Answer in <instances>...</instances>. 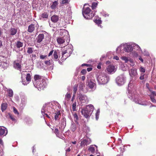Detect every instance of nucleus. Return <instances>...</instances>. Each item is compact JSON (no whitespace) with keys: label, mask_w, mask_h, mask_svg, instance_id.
<instances>
[{"label":"nucleus","mask_w":156,"mask_h":156,"mask_svg":"<svg viewBox=\"0 0 156 156\" xmlns=\"http://www.w3.org/2000/svg\"><path fill=\"white\" fill-rule=\"evenodd\" d=\"M94 107L91 105H89L81 110L82 114L86 118H90L94 110Z\"/></svg>","instance_id":"f257e3e1"},{"label":"nucleus","mask_w":156,"mask_h":156,"mask_svg":"<svg viewBox=\"0 0 156 156\" xmlns=\"http://www.w3.org/2000/svg\"><path fill=\"white\" fill-rule=\"evenodd\" d=\"M97 80L99 84H104L107 83L109 80L108 76L104 73H100L98 75Z\"/></svg>","instance_id":"f03ea898"},{"label":"nucleus","mask_w":156,"mask_h":156,"mask_svg":"<svg viewBox=\"0 0 156 156\" xmlns=\"http://www.w3.org/2000/svg\"><path fill=\"white\" fill-rule=\"evenodd\" d=\"M91 10L89 7L85 8L83 9V14L84 17L87 19H91L94 15V14L90 13Z\"/></svg>","instance_id":"7ed1b4c3"},{"label":"nucleus","mask_w":156,"mask_h":156,"mask_svg":"<svg viewBox=\"0 0 156 156\" xmlns=\"http://www.w3.org/2000/svg\"><path fill=\"white\" fill-rule=\"evenodd\" d=\"M126 77L124 74H122L118 76L116 78V83L119 86H122L125 83Z\"/></svg>","instance_id":"20e7f679"},{"label":"nucleus","mask_w":156,"mask_h":156,"mask_svg":"<svg viewBox=\"0 0 156 156\" xmlns=\"http://www.w3.org/2000/svg\"><path fill=\"white\" fill-rule=\"evenodd\" d=\"M78 98L80 102L82 104V105L87 103L88 101L87 97L85 95L80 94L78 96Z\"/></svg>","instance_id":"39448f33"},{"label":"nucleus","mask_w":156,"mask_h":156,"mask_svg":"<svg viewBox=\"0 0 156 156\" xmlns=\"http://www.w3.org/2000/svg\"><path fill=\"white\" fill-rule=\"evenodd\" d=\"M47 85V83L44 79H42V81H41L39 83H37V85H34V86L39 90V88L41 89H43Z\"/></svg>","instance_id":"423d86ee"},{"label":"nucleus","mask_w":156,"mask_h":156,"mask_svg":"<svg viewBox=\"0 0 156 156\" xmlns=\"http://www.w3.org/2000/svg\"><path fill=\"white\" fill-rule=\"evenodd\" d=\"M34 81H33L34 86L37 85V83L42 81V79H44L43 76L39 75H35L34 76Z\"/></svg>","instance_id":"0eeeda50"},{"label":"nucleus","mask_w":156,"mask_h":156,"mask_svg":"<svg viewBox=\"0 0 156 156\" xmlns=\"http://www.w3.org/2000/svg\"><path fill=\"white\" fill-rule=\"evenodd\" d=\"M72 53V50L69 48H68L67 50L63 49L62 51V57H64V55L65 54H66V58H65V59H66L70 55V54Z\"/></svg>","instance_id":"6e6552de"},{"label":"nucleus","mask_w":156,"mask_h":156,"mask_svg":"<svg viewBox=\"0 0 156 156\" xmlns=\"http://www.w3.org/2000/svg\"><path fill=\"white\" fill-rule=\"evenodd\" d=\"M91 142V140L90 138H87V139H83L81 141L80 146L83 147L85 145H88Z\"/></svg>","instance_id":"1a4fd4ad"},{"label":"nucleus","mask_w":156,"mask_h":156,"mask_svg":"<svg viewBox=\"0 0 156 156\" xmlns=\"http://www.w3.org/2000/svg\"><path fill=\"white\" fill-rule=\"evenodd\" d=\"M13 66L15 69L18 70L20 69L21 67L20 61L18 60L14 61L13 62Z\"/></svg>","instance_id":"9d476101"},{"label":"nucleus","mask_w":156,"mask_h":156,"mask_svg":"<svg viewBox=\"0 0 156 156\" xmlns=\"http://www.w3.org/2000/svg\"><path fill=\"white\" fill-rule=\"evenodd\" d=\"M124 50L127 52H130L133 50V48L131 45L126 44L124 45Z\"/></svg>","instance_id":"9b49d317"},{"label":"nucleus","mask_w":156,"mask_h":156,"mask_svg":"<svg viewBox=\"0 0 156 156\" xmlns=\"http://www.w3.org/2000/svg\"><path fill=\"white\" fill-rule=\"evenodd\" d=\"M17 30V28L11 27L8 31V33L10 35H14L16 34Z\"/></svg>","instance_id":"f8f14e48"},{"label":"nucleus","mask_w":156,"mask_h":156,"mask_svg":"<svg viewBox=\"0 0 156 156\" xmlns=\"http://www.w3.org/2000/svg\"><path fill=\"white\" fill-rule=\"evenodd\" d=\"M107 72L109 73H114L115 71L114 66L112 65L108 66L107 68Z\"/></svg>","instance_id":"ddd939ff"},{"label":"nucleus","mask_w":156,"mask_h":156,"mask_svg":"<svg viewBox=\"0 0 156 156\" xmlns=\"http://www.w3.org/2000/svg\"><path fill=\"white\" fill-rule=\"evenodd\" d=\"M121 58L125 62H129L131 65H133V60L129 58H128L126 56H122L121 57Z\"/></svg>","instance_id":"4468645a"},{"label":"nucleus","mask_w":156,"mask_h":156,"mask_svg":"<svg viewBox=\"0 0 156 156\" xmlns=\"http://www.w3.org/2000/svg\"><path fill=\"white\" fill-rule=\"evenodd\" d=\"M129 75L132 77L136 76L137 75L136 69L135 68L132 69L129 71Z\"/></svg>","instance_id":"2eb2a0df"},{"label":"nucleus","mask_w":156,"mask_h":156,"mask_svg":"<svg viewBox=\"0 0 156 156\" xmlns=\"http://www.w3.org/2000/svg\"><path fill=\"white\" fill-rule=\"evenodd\" d=\"M24 75H26V79L27 81L29 82L31 80V75L30 73H27V72H23L22 73V77H23Z\"/></svg>","instance_id":"dca6fc26"},{"label":"nucleus","mask_w":156,"mask_h":156,"mask_svg":"<svg viewBox=\"0 0 156 156\" xmlns=\"http://www.w3.org/2000/svg\"><path fill=\"white\" fill-rule=\"evenodd\" d=\"M7 130L5 127L0 128V136H5L7 133Z\"/></svg>","instance_id":"f3484780"},{"label":"nucleus","mask_w":156,"mask_h":156,"mask_svg":"<svg viewBox=\"0 0 156 156\" xmlns=\"http://www.w3.org/2000/svg\"><path fill=\"white\" fill-rule=\"evenodd\" d=\"M44 34H39L37 38V42L38 43L41 42L44 39Z\"/></svg>","instance_id":"a211bd4d"},{"label":"nucleus","mask_w":156,"mask_h":156,"mask_svg":"<svg viewBox=\"0 0 156 156\" xmlns=\"http://www.w3.org/2000/svg\"><path fill=\"white\" fill-rule=\"evenodd\" d=\"M34 24H31L28 26L27 31L30 33H32L34 31Z\"/></svg>","instance_id":"6ab92c4d"},{"label":"nucleus","mask_w":156,"mask_h":156,"mask_svg":"<svg viewBox=\"0 0 156 156\" xmlns=\"http://www.w3.org/2000/svg\"><path fill=\"white\" fill-rule=\"evenodd\" d=\"M59 20V17L58 16L54 15L51 17V20L54 23H56Z\"/></svg>","instance_id":"aec40b11"},{"label":"nucleus","mask_w":156,"mask_h":156,"mask_svg":"<svg viewBox=\"0 0 156 156\" xmlns=\"http://www.w3.org/2000/svg\"><path fill=\"white\" fill-rule=\"evenodd\" d=\"M57 41L58 44H61L64 43L65 41L63 37H60L57 38Z\"/></svg>","instance_id":"412c9836"},{"label":"nucleus","mask_w":156,"mask_h":156,"mask_svg":"<svg viewBox=\"0 0 156 156\" xmlns=\"http://www.w3.org/2000/svg\"><path fill=\"white\" fill-rule=\"evenodd\" d=\"M71 97V95L70 94L67 93L65 95V101H64V103L65 105H66V101H69Z\"/></svg>","instance_id":"4be33fe9"},{"label":"nucleus","mask_w":156,"mask_h":156,"mask_svg":"<svg viewBox=\"0 0 156 156\" xmlns=\"http://www.w3.org/2000/svg\"><path fill=\"white\" fill-rule=\"evenodd\" d=\"M23 45V42L18 41L15 43V46H16L17 48H20L22 47Z\"/></svg>","instance_id":"5701e85b"},{"label":"nucleus","mask_w":156,"mask_h":156,"mask_svg":"<svg viewBox=\"0 0 156 156\" xmlns=\"http://www.w3.org/2000/svg\"><path fill=\"white\" fill-rule=\"evenodd\" d=\"M76 129V124L74 123H73L70 127V129L72 131L74 132L75 131Z\"/></svg>","instance_id":"b1692460"},{"label":"nucleus","mask_w":156,"mask_h":156,"mask_svg":"<svg viewBox=\"0 0 156 156\" xmlns=\"http://www.w3.org/2000/svg\"><path fill=\"white\" fill-rule=\"evenodd\" d=\"M95 84L91 81H88L87 85L90 88H93L95 86Z\"/></svg>","instance_id":"393cba45"},{"label":"nucleus","mask_w":156,"mask_h":156,"mask_svg":"<svg viewBox=\"0 0 156 156\" xmlns=\"http://www.w3.org/2000/svg\"><path fill=\"white\" fill-rule=\"evenodd\" d=\"M7 104L6 103H2L1 105V110L2 112H3L7 108Z\"/></svg>","instance_id":"a878e982"},{"label":"nucleus","mask_w":156,"mask_h":156,"mask_svg":"<svg viewBox=\"0 0 156 156\" xmlns=\"http://www.w3.org/2000/svg\"><path fill=\"white\" fill-rule=\"evenodd\" d=\"M135 102L138 104L142 105H146V103L143 102H142L141 100L136 99H135L134 100Z\"/></svg>","instance_id":"bb28decb"},{"label":"nucleus","mask_w":156,"mask_h":156,"mask_svg":"<svg viewBox=\"0 0 156 156\" xmlns=\"http://www.w3.org/2000/svg\"><path fill=\"white\" fill-rule=\"evenodd\" d=\"M58 52L57 51H54L53 53V58L55 59L56 61H57V59L58 58Z\"/></svg>","instance_id":"cd10ccee"},{"label":"nucleus","mask_w":156,"mask_h":156,"mask_svg":"<svg viewBox=\"0 0 156 156\" xmlns=\"http://www.w3.org/2000/svg\"><path fill=\"white\" fill-rule=\"evenodd\" d=\"M8 96L9 97H12L13 95V93L12 90L11 89H9L7 90Z\"/></svg>","instance_id":"c85d7f7f"},{"label":"nucleus","mask_w":156,"mask_h":156,"mask_svg":"<svg viewBox=\"0 0 156 156\" xmlns=\"http://www.w3.org/2000/svg\"><path fill=\"white\" fill-rule=\"evenodd\" d=\"M58 2L57 1H55L53 2L52 5L51 6V8L52 9H55L57 5H58Z\"/></svg>","instance_id":"c756f323"},{"label":"nucleus","mask_w":156,"mask_h":156,"mask_svg":"<svg viewBox=\"0 0 156 156\" xmlns=\"http://www.w3.org/2000/svg\"><path fill=\"white\" fill-rule=\"evenodd\" d=\"M88 150L91 152L92 153H94L95 151L94 147H93V145H91L88 148Z\"/></svg>","instance_id":"7c9ffc66"},{"label":"nucleus","mask_w":156,"mask_h":156,"mask_svg":"<svg viewBox=\"0 0 156 156\" xmlns=\"http://www.w3.org/2000/svg\"><path fill=\"white\" fill-rule=\"evenodd\" d=\"M100 112V110L98 109L97 110V112L95 114V118L97 120L99 118Z\"/></svg>","instance_id":"2f4dec72"},{"label":"nucleus","mask_w":156,"mask_h":156,"mask_svg":"<svg viewBox=\"0 0 156 156\" xmlns=\"http://www.w3.org/2000/svg\"><path fill=\"white\" fill-rule=\"evenodd\" d=\"M55 120H57L59 118V116L60 114L59 111L55 113Z\"/></svg>","instance_id":"473e14b6"},{"label":"nucleus","mask_w":156,"mask_h":156,"mask_svg":"<svg viewBox=\"0 0 156 156\" xmlns=\"http://www.w3.org/2000/svg\"><path fill=\"white\" fill-rule=\"evenodd\" d=\"M77 90V85L75 84L74 85L73 88V94H75Z\"/></svg>","instance_id":"72a5a7b5"},{"label":"nucleus","mask_w":156,"mask_h":156,"mask_svg":"<svg viewBox=\"0 0 156 156\" xmlns=\"http://www.w3.org/2000/svg\"><path fill=\"white\" fill-rule=\"evenodd\" d=\"M98 5V3L97 2H93L92 3L91 7L92 9H95Z\"/></svg>","instance_id":"f704fd0d"},{"label":"nucleus","mask_w":156,"mask_h":156,"mask_svg":"<svg viewBox=\"0 0 156 156\" xmlns=\"http://www.w3.org/2000/svg\"><path fill=\"white\" fill-rule=\"evenodd\" d=\"M76 101H75L72 104V109L73 111L76 110Z\"/></svg>","instance_id":"c9c22d12"},{"label":"nucleus","mask_w":156,"mask_h":156,"mask_svg":"<svg viewBox=\"0 0 156 156\" xmlns=\"http://www.w3.org/2000/svg\"><path fill=\"white\" fill-rule=\"evenodd\" d=\"M41 17L43 18H48V15L46 12H44L41 14Z\"/></svg>","instance_id":"e433bc0d"},{"label":"nucleus","mask_w":156,"mask_h":156,"mask_svg":"<svg viewBox=\"0 0 156 156\" xmlns=\"http://www.w3.org/2000/svg\"><path fill=\"white\" fill-rule=\"evenodd\" d=\"M73 116H74V121L76 122H77V121L78 119V116L77 114L76 113H75L73 115Z\"/></svg>","instance_id":"4c0bfd02"},{"label":"nucleus","mask_w":156,"mask_h":156,"mask_svg":"<svg viewBox=\"0 0 156 156\" xmlns=\"http://www.w3.org/2000/svg\"><path fill=\"white\" fill-rule=\"evenodd\" d=\"M145 69L143 67H141L140 68V71L141 73H144L145 72Z\"/></svg>","instance_id":"58836bf2"},{"label":"nucleus","mask_w":156,"mask_h":156,"mask_svg":"<svg viewBox=\"0 0 156 156\" xmlns=\"http://www.w3.org/2000/svg\"><path fill=\"white\" fill-rule=\"evenodd\" d=\"M33 52V50L32 48L30 47H29L28 48V50L27 51V52L30 54H31Z\"/></svg>","instance_id":"ea45409f"},{"label":"nucleus","mask_w":156,"mask_h":156,"mask_svg":"<svg viewBox=\"0 0 156 156\" xmlns=\"http://www.w3.org/2000/svg\"><path fill=\"white\" fill-rule=\"evenodd\" d=\"M46 107V105H43L41 110V112L43 115H44V114L45 110L44 108Z\"/></svg>","instance_id":"a19ab883"},{"label":"nucleus","mask_w":156,"mask_h":156,"mask_svg":"<svg viewBox=\"0 0 156 156\" xmlns=\"http://www.w3.org/2000/svg\"><path fill=\"white\" fill-rule=\"evenodd\" d=\"M69 0H62V4H67L68 3Z\"/></svg>","instance_id":"79ce46f5"},{"label":"nucleus","mask_w":156,"mask_h":156,"mask_svg":"<svg viewBox=\"0 0 156 156\" xmlns=\"http://www.w3.org/2000/svg\"><path fill=\"white\" fill-rule=\"evenodd\" d=\"M5 59V58L2 55L0 56V62H3V60Z\"/></svg>","instance_id":"37998d69"},{"label":"nucleus","mask_w":156,"mask_h":156,"mask_svg":"<svg viewBox=\"0 0 156 156\" xmlns=\"http://www.w3.org/2000/svg\"><path fill=\"white\" fill-rule=\"evenodd\" d=\"M8 115L9 116L10 118L12 120L15 121V118L12 115L10 114L9 113L8 114Z\"/></svg>","instance_id":"c03bdc74"},{"label":"nucleus","mask_w":156,"mask_h":156,"mask_svg":"<svg viewBox=\"0 0 156 156\" xmlns=\"http://www.w3.org/2000/svg\"><path fill=\"white\" fill-rule=\"evenodd\" d=\"M144 74L143 73H141L140 76V79L141 80H143L144 79Z\"/></svg>","instance_id":"a18cd8bd"},{"label":"nucleus","mask_w":156,"mask_h":156,"mask_svg":"<svg viewBox=\"0 0 156 156\" xmlns=\"http://www.w3.org/2000/svg\"><path fill=\"white\" fill-rule=\"evenodd\" d=\"M95 22L98 24H99L101 23V20H95Z\"/></svg>","instance_id":"49530a36"},{"label":"nucleus","mask_w":156,"mask_h":156,"mask_svg":"<svg viewBox=\"0 0 156 156\" xmlns=\"http://www.w3.org/2000/svg\"><path fill=\"white\" fill-rule=\"evenodd\" d=\"M47 57V56L46 55H41L40 56V58L42 59H45Z\"/></svg>","instance_id":"de8ad7c7"},{"label":"nucleus","mask_w":156,"mask_h":156,"mask_svg":"<svg viewBox=\"0 0 156 156\" xmlns=\"http://www.w3.org/2000/svg\"><path fill=\"white\" fill-rule=\"evenodd\" d=\"M44 63L46 65H50V60L45 61L44 62Z\"/></svg>","instance_id":"09e8293b"},{"label":"nucleus","mask_w":156,"mask_h":156,"mask_svg":"<svg viewBox=\"0 0 156 156\" xmlns=\"http://www.w3.org/2000/svg\"><path fill=\"white\" fill-rule=\"evenodd\" d=\"M13 111L15 114L17 115L19 114V112H18L16 108H15V107L13 108Z\"/></svg>","instance_id":"8fccbe9b"},{"label":"nucleus","mask_w":156,"mask_h":156,"mask_svg":"<svg viewBox=\"0 0 156 156\" xmlns=\"http://www.w3.org/2000/svg\"><path fill=\"white\" fill-rule=\"evenodd\" d=\"M81 73L82 74H85L87 73L86 70L85 69H83L82 70V71L81 72Z\"/></svg>","instance_id":"3c124183"},{"label":"nucleus","mask_w":156,"mask_h":156,"mask_svg":"<svg viewBox=\"0 0 156 156\" xmlns=\"http://www.w3.org/2000/svg\"><path fill=\"white\" fill-rule=\"evenodd\" d=\"M151 101L153 102V103H156V100L154 98V97H153L152 96L151 97Z\"/></svg>","instance_id":"603ef678"},{"label":"nucleus","mask_w":156,"mask_h":156,"mask_svg":"<svg viewBox=\"0 0 156 156\" xmlns=\"http://www.w3.org/2000/svg\"><path fill=\"white\" fill-rule=\"evenodd\" d=\"M54 132L55 134H56V135H58L59 134L58 130V129H55Z\"/></svg>","instance_id":"864d4df0"},{"label":"nucleus","mask_w":156,"mask_h":156,"mask_svg":"<svg viewBox=\"0 0 156 156\" xmlns=\"http://www.w3.org/2000/svg\"><path fill=\"white\" fill-rule=\"evenodd\" d=\"M151 94L154 96H156L155 92L154 91H151Z\"/></svg>","instance_id":"5fc2aeb1"},{"label":"nucleus","mask_w":156,"mask_h":156,"mask_svg":"<svg viewBox=\"0 0 156 156\" xmlns=\"http://www.w3.org/2000/svg\"><path fill=\"white\" fill-rule=\"evenodd\" d=\"M84 86V84H83V83H81L80 84V88H81L82 89L83 87Z\"/></svg>","instance_id":"6e6d98bb"},{"label":"nucleus","mask_w":156,"mask_h":156,"mask_svg":"<svg viewBox=\"0 0 156 156\" xmlns=\"http://www.w3.org/2000/svg\"><path fill=\"white\" fill-rule=\"evenodd\" d=\"M53 51H54V50H52V51H51L50 52V53H49L48 54V56H50L51 55L53 52Z\"/></svg>","instance_id":"4d7b16f0"},{"label":"nucleus","mask_w":156,"mask_h":156,"mask_svg":"<svg viewBox=\"0 0 156 156\" xmlns=\"http://www.w3.org/2000/svg\"><path fill=\"white\" fill-rule=\"evenodd\" d=\"M92 69V68H88L87 69V70L88 72L91 71Z\"/></svg>","instance_id":"13d9d810"},{"label":"nucleus","mask_w":156,"mask_h":156,"mask_svg":"<svg viewBox=\"0 0 156 156\" xmlns=\"http://www.w3.org/2000/svg\"><path fill=\"white\" fill-rule=\"evenodd\" d=\"M113 59L118 60L119 59V58L117 56H115L114 57Z\"/></svg>","instance_id":"bf43d9fd"},{"label":"nucleus","mask_w":156,"mask_h":156,"mask_svg":"<svg viewBox=\"0 0 156 156\" xmlns=\"http://www.w3.org/2000/svg\"><path fill=\"white\" fill-rule=\"evenodd\" d=\"M0 144L2 145H3V143L2 140L0 138Z\"/></svg>","instance_id":"052dcab7"},{"label":"nucleus","mask_w":156,"mask_h":156,"mask_svg":"<svg viewBox=\"0 0 156 156\" xmlns=\"http://www.w3.org/2000/svg\"><path fill=\"white\" fill-rule=\"evenodd\" d=\"M28 83H27L25 81H23V84L24 85H27Z\"/></svg>","instance_id":"680f3d73"},{"label":"nucleus","mask_w":156,"mask_h":156,"mask_svg":"<svg viewBox=\"0 0 156 156\" xmlns=\"http://www.w3.org/2000/svg\"><path fill=\"white\" fill-rule=\"evenodd\" d=\"M139 60L142 62H143L144 60L141 57H140L139 58Z\"/></svg>","instance_id":"e2e57ef3"},{"label":"nucleus","mask_w":156,"mask_h":156,"mask_svg":"<svg viewBox=\"0 0 156 156\" xmlns=\"http://www.w3.org/2000/svg\"><path fill=\"white\" fill-rule=\"evenodd\" d=\"M75 97V94H73V96L72 97V100H71V101H73V100H74V97Z\"/></svg>","instance_id":"0e129e2a"},{"label":"nucleus","mask_w":156,"mask_h":156,"mask_svg":"<svg viewBox=\"0 0 156 156\" xmlns=\"http://www.w3.org/2000/svg\"><path fill=\"white\" fill-rule=\"evenodd\" d=\"M2 46V42L0 40V48H1Z\"/></svg>","instance_id":"69168bd1"},{"label":"nucleus","mask_w":156,"mask_h":156,"mask_svg":"<svg viewBox=\"0 0 156 156\" xmlns=\"http://www.w3.org/2000/svg\"><path fill=\"white\" fill-rule=\"evenodd\" d=\"M82 80H84L85 79V77L84 76H82L81 77Z\"/></svg>","instance_id":"338daca9"},{"label":"nucleus","mask_w":156,"mask_h":156,"mask_svg":"<svg viewBox=\"0 0 156 156\" xmlns=\"http://www.w3.org/2000/svg\"><path fill=\"white\" fill-rule=\"evenodd\" d=\"M70 151V148H69L66 150V151L69 152Z\"/></svg>","instance_id":"774afa93"}]
</instances>
